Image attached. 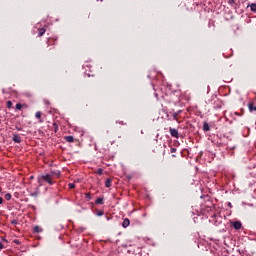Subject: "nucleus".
Masks as SVG:
<instances>
[{"label":"nucleus","instance_id":"1","mask_svg":"<svg viewBox=\"0 0 256 256\" xmlns=\"http://www.w3.org/2000/svg\"><path fill=\"white\" fill-rule=\"evenodd\" d=\"M41 180L46 181V183H48L49 185H53V180L51 178V175L49 174L42 175L39 178L38 182L41 183Z\"/></svg>","mask_w":256,"mask_h":256},{"label":"nucleus","instance_id":"2","mask_svg":"<svg viewBox=\"0 0 256 256\" xmlns=\"http://www.w3.org/2000/svg\"><path fill=\"white\" fill-rule=\"evenodd\" d=\"M169 131H170V135L172 137H175L176 139H179V131H177V129L170 128Z\"/></svg>","mask_w":256,"mask_h":256},{"label":"nucleus","instance_id":"3","mask_svg":"<svg viewBox=\"0 0 256 256\" xmlns=\"http://www.w3.org/2000/svg\"><path fill=\"white\" fill-rule=\"evenodd\" d=\"M12 140L14 143H21V136H19V134H13Z\"/></svg>","mask_w":256,"mask_h":256},{"label":"nucleus","instance_id":"4","mask_svg":"<svg viewBox=\"0 0 256 256\" xmlns=\"http://www.w3.org/2000/svg\"><path fill=\"white\" fill-rule=\"evenodd\" d=\"M129 225H131V221L129 220V218H125L122 223V227H124V229H127V227H129Z\"/></svg>","mask_w":256,"mask_h":256},{"label":"nucleus","instance_id":"5","mask_svg":"<svg viewBox=\"0 0 256 256\" xmlns=\"http://www.w3.org/2000/svg\"><path fill=\"white\" fill-rule=\"evenodd\" d=\"M233 227H234V229H236V230L241 229V222H239V221L234 222V223H233Z\"/></svg>","mask_w":256,"mask_h":256},{"label":"nucleus","instance_id":"6","mask_svg":"<svg viewBox=\"0 0 256 256\" xmlns=\"http://www.w3.org/2000/svg\"><path fill=\"white\" fill-rule=\"evenodd\" d=\"M248 109H249V111L252 113V111H256V106H254L253 103H249V104H248Z\"/></svg>","mask_w":256,"mask_h":256},{"label":"nucleus","instance_id":"7","mask_svg":"<svg viewBox=\"0 0 256 256\" xmlns=\"http://www.w3.org/2000/svg\"><path fill=\"white\" fill-rule=\"evenodd\" d=\"M210 127H209V124L207 122H204L203 123V131L207 132V131H210Z\"/></svg>","mask_w":256,"mask_h":256},{"label":"nucleus","instance_id":"8","mask_svg":"<svg viewBox=\"0 0 256 256\" xmlns=\"http://www.w3.org/2000/svg\"><path fill=\"white\" fill-rule=\"evenodd\" d=\"M41 112H36V114H35V117H36V119H39V123H43V119H41Z\"/></svg>","mask_w":256,"mask_h":256},{"label":"nucleus","instance_id":"9","mask_svg":"<svg viewBox=\"0 0 256 256\" xmlns=\"http://www.w3.org/2000/svg\"><path fill=\"white\" fill-rule=\"evenodd\" d=\"M65 141H67V143H73V141H75V139L73 138V136H66Z\"/></svg>","mask_w":256,"mask_h":256},{"label":"nucleus","instance_id":"10","mask_svg":"<svg viewBox=\"0 0 256 256\" xmlns=\"http://www.w3.org/2000/svg\"><path fill=\"white\" fill-rule=\"evenodd\" d=\"M31 197H38L39 196V188H36L35 192L30 193Z\"/></svg>","mask_w":256,"mask_h":256},{"label":"nucleus","instance_id":"11","mask_svg":"<svg viewBox=\"0 0 256 256\" xmlns=\"http://www.w3.org/2000/svg\"><path fill=\"white\" fill-rule=\"evenodd\" d=\"M95 203L96 205H103V198H97Z\"/></svg>","mask_w":256,"mask_h":256},{"label":"nucleus","instance_id":"12","mask_svg":"<svg viewBox=\"0 0 256 256\" xmlns=\"http://www.w3.org/2000/svg\"><path fill=\"white\" fill-rule=\"evenodd\" d=\"M41 231H43V229H41V227H39V226L34 227V233H41Z\"/></svg>","mask_w":256,"mask_h":256},{"label":"nucleus","instance_id":"13","mask_svg":"<svg viewBox=\"0 0 256 256\" xmlns=\"http://www.w3.org/2000/svg\"><path fill=\"white\" fill-rule=\"evenodd\" d=\"M45 35V28H40L39 29V37H43Z\"/></svg>","mask_w":256,"mask_h":256},{"label":"nucleus","instance_id":"14","mask_svg":"<svg viewBox=\"0 0 256 256\" xmlns=\"http://www.w3.org/2000/svg\"><path fill=\"white\" fill-rule=\"evenodd\" d=\"M105 187H107V188H109V187H111V179H106V181H105Z\"/></svg>","mask_w":256,"mask_h":256},{"label":"nucleus","instance_id":"15","mask_svg":"<svg viewBox=\"0 0 256 256\" xmlns=\"http://www.w3.org/2000/svg\"><path fill=\"white\" fill-rule=\"evenodd\" d=\"M7 108L11 109V107H13V102H11L10 100L6 102Z\"/></svg>","mask_w":256,"mask_h":256},{"label":"nucleus","instance_id":"16","mask_svg":"<svg viewBox=\"0 0 256 256\" xmlns=\"http://www.w3.org/2000/svg\"><path fill=\"white\" fill-rule=\"evenodd\" d=\"M16 109L21 111V109H23V105L21 103L16 104Z\"/></svg>","mask_w":256,"mask_h":256},{"label":"nucleus","instance_id":"17","mask_svg":"<svg viewBox=\"0 0 256 256\" xmlns=\"http://www.w3.org/2000/svg\"><path fill=\"white\" fill-rule=\"evenodd\" d=\"M250 9H251V11L255 12L256 11V4H251Z\"/></svg>","mask_w":256,"mask_h":256},{"label":"nucleus","instance_id":"18","mask_svg":"<svg viewBox=\"0 0 256 256\" xmlns=\"http://www.w3.org/2000/svg\"><path fill=\"white\" fill-rule=\"evenodd\" d=\"M96 173H97V175H103V169H98L97 171H96Z\"/></svg>","mask_w":256,"mask_h":256},{"label":"nucleus","instance_id":"19","mask_svg":"<svg viewBox=\"0 0 256 256\" xmlns=\"http://www.w3.org/2000/svg\"><path fill=\"white\" fill-rule=\"evenodd\" d=\"M5 199H6V201H10V199H11V194H9V193L6 194V195H5Z\"/></svg>","mask_w":256,"mask_h":256},{"label":"nucleus","instance_id":"20","mask_svg":"<svg viewBox=\"0 0 256 256\" xmlns=\"http://www.w3.org/2000/svg\"><path fill=\"white\" fill-rule=\"evenodd\" d=\"M68 187H69V189H75V184L70 183V184H68Z\"/></svg>","mask_w":256,"mask_h":256},{"label":"nucleus","instance_id":"21","mask_svg":"<svg viewBox=\"0 0 256 256\" xmlns=\"http://www.w3.org/2000/svg\"><path fill=\"white\" fill-rule=\"evenodd\" d=\"M177 151V148H171V153H175Z\"/></svg>","mask_w":256,"mask_h":256},{"label":"nucleus","instance_id":"22","mask_svg":"<svg viewBox=\"0 0 256 256\" xmlns=\"http://www.w3.org/2000/svg\"><path fill=\"white\" fill-rule=\"evenodd\" d=\"M54 175L60 176V175H61V172H59V171L54 172Z\"/></svg>","mask_w":256,"mask_h":256},{"label":"nucleus","instance_id":"23","mask_svg":"<svg viewBox=\"0 0 256 256\" xmlns=\"http://www.w3.org/2000/svg\"><path fill=\"white\" fill-rule=\"evenodd\" d=\"M5 246L3 245V243L0 242V249H4Z\"/></svg>","mask_w":256,"mask_h":256},{"label":"nucleus","instance_id":"24","mask_svg":"<svg viewBox=\"0 0 256 256\" xmlns=\"http://www.w3.org/2000/svg\"><path fill=\"white\" fill-rule=\"evenodd\" d=\"M12 225H17V220H13Z\"/></svg>","mask_w":256,"mask_h":256},{"label":"nucleus","instance_id":"25","mask_svg":"<svg viewBox=\"0 0 256 256\" xmlns=\"http://www.w3.org/2000/svg\"><path fill=\"white\" fill-rule=\"evenodd\" d=\"M86 199H91V195L86 194Z\"/></svg>","mask_w":256,"mask_h":256},{"label":"nucleus","instance_id":"26","mask_svg":"<svg viewBox=\"0 0 256 256\" xmlns=\"http://www.w3.org/2000/svg\"><path fill=\"white\" fill-rule=\"evenodd\" d=\"M1 203H3V198L2 197H0V205H1Z\"/></svg>","mask_w":256,"mask_h":256},{"label":"nucleus","instance_id":"27","mask_svg":"<svg viewBox=\"0 0 256 256\" xmlns=\"http://www.w3.org/2000/svg\"><path fill=\"white\" fill-rule=\"evenodd\" d=\"M18 131H21V128H17Z\"/></svg>","mask_w":256,"mask_h":256},{"label":"nucleus","instance_id":"28","mask_svg":"<svg viewBox=\"0 0 256 256\" xmlns=\"http://www.w3.org/2000/svg\"><path fill=\"white\" fill-rule=\"evenodd\" d=\"M15 243H19V240H16Z\"/></svg>","mask_w":256,"mask_h":256},{"label":"nucleus","instance_id":"29","mask_svg":"<svg viewBox=\"0 0 256 256\" xmlns=\"http://www.w3.org/2000/svg\"><path fill=\"white\" fill-rule=\"evenodd\" d=\"M99 215H103V213H100Z\"/></svg>","mask_w":256,"mask_h":256}]
</instances>
